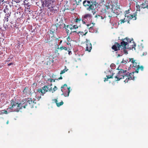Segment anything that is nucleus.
Wrapping results in <instances>:
<instances>
[{
    "label": "nucleus",
    "mask_w": 148,
    "mask_h": 148,
    "mask_svg": "<svg viewBox=\"0 0 148 148\" xmlns=\"http://www.w3.org/2000/svg\"><path fill=\"white\" fill-rule=\"evenodd\" d=\"M83 5L87 8V10H91L93 14L96 13L95 9L98 6V4L96 1L91 2L89 0H85L83 3Z\"/></svg>",
    "instance_id": "1"
},
{
    "label": "nucleus",
    "mask_w": 148,
    "mask_h": 148,
    "mask_svg": "<svg viewBox=\"0 0 148 148\" xmlns=\"http://www.w3.org/2000/svg\"><path fill=\"white\" fill-rule=\"evenodd\" d=\"M124 40H123V39L122 40V41L121 42L120 44V47H119L121 49H131L133 50L134 49V50H136V51H139V50L137 49L138 48L139 46H138L137 48L136 49V44L135 43L133 42L132 45H127V42L126 41L125 42Z\"/></svg>",
    "instance_id": "2"
},
{
    "label": "nucleus",
    "mask_w": 148,
    "mask_h": 148,
    "mask_svg": "<svg viewBox=\"0 0 148 148\" xmlns=\"http://www.w3.org/2000/svg\"><path fill=\"white\" fill-rule=\"evenodd\" d=\"M129 62L132 63V67L136 70L135 73H138L140 69L142 71H143L144 67L143 66H140V63L137 60H134L133 58H130Z\"/></svg>",
    "instance_id": "3"
},
{
    "label": "nucleus",
    "mask_w": 148,
    "mask_h": 148,
    "mask_svg": "<svg viewBox=\"0 0 148 148\" xmlns=\"http://www.w3.org/2000/svg\"><path fill=\"white\" fill-rule=\"evenodd\" d=\"M28 106V104L26 99H23L19 103L17 106V108L14 110V112H18L19 110L22 109L23 108H25Z\"/></svg>",
    "instance_id": "4"
},
{
    "label": "nucleus",
    "mask_w": 148,
    "mask_h": 148,
    "mask_svg": "<svg viewBox=\"0 0 148 148\" xmlns=\"http://www.w3.org/2000/svg\"><path fill=\"white\" fill-rule=\"evenodd\" d=\"M127 71L120 69L117 75L114 76V78L116 79V81H118L120 79L126 78Z\"/></svg>",
    "instance_id": "5"
},
{
    "label": "nucleus",
    "mask_w": 148,
    "mask_h": 148,
    "mask_svg": "<svg viewBox=\"0 0 148 148\" xmlns=\"http://www.w3.org/2000/svg\"><path fill=\"white\" fill-rule=\"evenodd\" d=\"M42 9H44L45 7H47L48 9H51L52 8V3L53 1L52 0H42Z\"/></svg>",
    "instance_id": "6"
},
{
    "label": "nucleus",
    "mask_w": 148,
    "mask_h": 148,
    "mask_svg": "<svg viewBox=\"0 0 148 148\" xmlns=\"http://www.w3.org/2000/svg\"><path fill=\"white\" fill-rule=\"evenodd\" d=\"M70 87L68 88L67 85L66 84L61 87V90L65 97H68L69 96L70 92Z\"/></svg>",
    "instance_id": "7"
},
{
    "label": "nucleus",
    "mask_w": 148,
    "mask_h": 148,
    "mask_svg": "<svg viewBox=\"0 0 148 148\" xmlns=\"http://www.w3.org/2000/svg\"><path fill=\"white\" fill-rule=\"evenodd\" d=\"M26 99L27 101V104L28 103V105L29 107L31 108L34 107H37L36 103L35 101H36V99H32L30 98H28Z\"/></svg>",
    "instance_id": "8"
},
{
    "label": "nucleus",
    "mask_w": 148,
    "mask_h": 148,
    "mask_svg": "<svg viewBox=\"0 0 148 148\" xmlns=\"http://www.w3.org/2000/svg\"><path fill=\"white\" fill-rule=\"evenodd\" d=\"M135 72H133L132 73H130L127 71L126 76V79L124 81L125 83H127L129 80H134V74Z\"/></svg>",
    "instance_id": "9"
},
{
    "label": "nucleus",
    "mask_w": 148,
    "mask_h": 148,
    "mask_svg": "<svg viewBox=\"0 0 148 148\" xmlns=\"http://www.w3.org/2000/svg\"><path fill=\"white\" fill-rule=\"evenodd\" d=\"M86 50L88 51L89 52H90L92 48V45L90 42V41L87 39L86 42Z\"/></svg>",
    "instance_id": "10"
},
{
    "label": "nucleus",
    "mask_w": 148,
    "mask_h": 148,
    "mask_svg": "<svg viewBox=\"0 0 148 148\" xmlns=\"http://www.w3.org/2000/svg\"><path fill=\"white\" fill-rule=\"evenodd\" d=\"M136 14L134 13L133 15H131L129 14L128 15L125 14V17H127L129 19H133L134 20H135L136 19Z\"/></svg>",
    "instance_id": "11"
},
{
    "label": "nucleus",
    "mask_w": 148,
    "mask_h": 148,
    "mask_svg": "<svg viewBox=\"0 0 148 148\" xmlns=\"http://www.w3.org/2000/svg\"><path fill=\"white\" fill-rule=\"evenodd\" d=\"M120 43L116 42L115 45H114L112 47V49L114 51H116L120 49Z\"/></svg>",
    "instance_id": "12"
},
{
    "label": "nucleus",
    "mask_w": 148,
    "mask_h": 148,
    "mask_svg": "<svg viewBox=\"0 0 148 148\" xmlns=\"http://www.w3.org/2000/svg\"><path fill=\"white\" fill-rule=\"evenodd\" d=\"M92 17V15L90 14H86L82 16V19L84 20H88V19H91Z\"/></svg>",
    "instance_id": "13"
},
{
    "label": "nucleus",
    "mask_w": 148,
    "mask_h": 148,
    "mask_svg": "<svg viewBox=\"0 0 148 148\" xmlns=\"http://www.w3.org/2000/svg\"><path fill=\"white\" fill-rule=\"evenodd\" d=\"M10 103L12 106L10 107L9 108L7 109L8 110L9 109L12 110L13 108H14V106H16L17 105H18V103L14 101L13 100H12L10 101Z\"/></svg>",
    "instance_id": "14"
},
{
    "label": "nucleus",
    "mask_w": 148,
    "mask_h": 148,
    "mask_svg": "<svg viewBox=\"0 0 148 148\" xmlns=\"http://www.w3.org/2000/svg\"><path fill=\"white\" fill-rule=\"evenodd\" d=\"M53 103H56L57 106L58 107H59L60 106L62 105L63 104V102L62 101H61V102H58V101L57 99H54L52 100Z\"/></svg>",
    "instance_id": "15"
},
{
    "label": "nucleus",
    "mask_w": 148,
    "mask_h": 148,
    "mask_svg": "<svg viewBox=\"0 0 148 148\" xmlns=\"http://www.w3.org/2000/svg\"><path fill=\"white\" fill-rule=\"evenodd\" d=\"M110 6H111V5L110 6L109 5H105V9H102L101 10V12H106H106H108V11L106 10H108V9H110L111 11H112V8H110Z\"/></svg>",
    "instance_id": "16"
},
{
    "label": "nucleus",
    "mask_w": 148,
    "mask_h": 148,
    "mask_svg": "<svg viewBox=\"0 0 148 148\" xmlns=\"http://www.w3.org/2000/svg\"><path fill=\"white\" fill-rule=\"evenodd\" d=\"M147 4L146 3V2H145L144 3H143L142 4H141L140 6L138 5V6H137L136 7H138V6L139 8H138V10L140 11V8L144 9L146 8V7H147Z\"/></svg>",
    "instance_id": "17"
},
{
    "label": "nucleus",
    "mask_w": 148,
    "mask_h": 148,
    "mask_svg": "<svg viewBox=\"0 0 148 148\" xmlns=\"http://www.w3.org/2000/svg\"><path fill=\"white\" fill-rule=\"evenodd\" d=\"M42 89L44 91L45 93L49 91L51 92L52 91V88L51 87L49 88H48V86H45L42 87Z\"/></svg>",
    "instance_id": "18"
},
{
    "label": "nucleus",
    "mask_w": 148,
    "mask_h": 148,
    "mask_svg": "<svg viewBox=\"0 0 148 148\" xmlns=\"http://www.w3.org/2000/svg\"><path fill=\"white\" fill-rule=\"evenodd\" d=\"M88 31L86 29L84 30V32L81 31H79L78 32H77V34H79V36L80 35L81 36H83L86 35Z\"/></svg>",
    "instance_id": "19"
},
{
    "label": "nucleus",
    "mask_w": 148,
    "mask_h": 148,
    "mask_svg": "<svg viewBox=\"0 0 148 148\" xmlns=\"http://www.w3.org/2000/svg\"><path fill=\"white\" fill-rule=\"evenodd\" d=\"M23 93L26 95L29 94V90L27 87H25L23 91Z\"/></svg>",
    "instance_id": "20"
},
{
    "label": "nucleus",
    "mask_w": 148,
    "mask_h": 148,
    "mask_svg": "<svg viewBox=\"0 0 148 148\" xmlns=\"http://www.w3.org/2000/svg\"><path fill=\"white\" fill-rule=\"evenodd\" d=\"M114 74H114L112 73V75H106V77H105L104 78V82H106V81H107L108 80V79H110V78H113V76Z\"/></svg>",
    "instance_id": "21"
},
{
    "label": "nucleus",
    "mask_w": 148,
    "mask_h": 148,
    "mask_svg": "<svg viewBox=\"0 0 148 148\" xmlns=\"http://www.w3.org/2000/svg\"><path fill=\"white\" fill-rule=\"evenodd\" d=\"M37 91L39 93H41L42 95H43L45 93L44 91L42 89H42L39 88L37 90Z\"/></svg>",
    "instance_id": "22"
},
{
    "label": "nucleus",
    "mask_w": 148,
    "mask_h": 148,
    "mask_svg": "<svg viewBox=\"0 0 148 148\" xmlns=\"http://www.w3.org/2000/svg\"><path fill=\"white\" fill-rule=\"evenodd\" d=\"M123 40H126L127 41L126 42H127V45H129V44L133 40L132 39H131L127 38H125L124 39H123Z\"/></svg>",
    "instance_id": "23"
},
{
    "label": "nucleus",
    "mask_w": 148,
    "mask_h": 148,
    "mask_svg": "<svg viewBox=\"0 0 148 148\" xmlns=\"http://www.w3.org/2000/svg\"><path fill=\"white\" fill-rule=\"evenodd\" d=\"M128 20V19H127L126 18H124L123 19H121L119 21L120 22V24H121L122 23H124L125 22L127 21Z\"/></svg>",
    "instance_id": "24"
},
{
    "label": "nucleus",
    "mask_w": 148,
    "mask_h": 148,
    "mask_svg": "<svg viewBox=\"0 0 148 148\" xmlns=\"http://www.w3.org/2000/svg\"><path fill=\"white\" fill-rule=\"evenodd\" d=\"M3 12L5 13H7L8 12H11L7 8H5L3 10Z\"/></svg>",
    "instance_id": "25"
},
{
    "label": "nucleus",
    "mask_w": 148,
    "mask_h": 148,
    "mask_svg": "<svg viewBox=\"0 0 148 148\" xmlns=\"http://www.w3.org/2000/svg\"><path fill=\"white\" fill-rule=\"evenodd\" d=\"M10 16H9L8 15H5V16L4 18L5 19L4 20L5 21H6L7 22H8L9 20L8 18H9Z\"/></svg>",
    "instance_id": "26"
},
{
    "label": "nucleus",
    "mask_w": 148,
    "mask_h": 148,
    "mask_svg": "<svg viewBox=\"0 0 148 148\" xmlns=\"http://www.w3.org/2000/svg\"><path fill=\"white\" fill-rule=\"evenodd\" d=\"M82 21V19L81 18H76L75 20V21L77 23H79L80 21Z\"/></svg>",
    "instance_id": "27"
},
{
    "label": "nucleus",
    "mask_w": 148,
    "mask_h": 148,
    "mask_svg": "<svg viewBox=\"0 0 148 148\" xmlns=\"http://www.w3.org/2000/svg\"><path fill=\"white\" fill-rule=\"evenodd\" d=\"M29 6H30V5H28V3H27L26 5V6H25V11H26L27 10L30 9Z\"/></svg>",
    "instance_id": "28"
},
{
    "label": "nucleus",
    "mask_w": 148,
    "mask_h": 148,
    "mask_svg": "<svg viewBox=\"0 0 148 148\" xmlns=\"http://www.w3.org/2000/svg\"><path fill=\"white\" fill-rule=\"evenodd\" d=\"M68 69H64L63 70H62L60 73V74L61 75L63 74V73H65L67 71Z\"/></svg>",
    "instance_id": "29"
},
{
    "label": "nucleus",
    "mask_w": 148,
    "mask_h": 148,
    "mask_svg": "<svg viewBox=\"0 0 148 148\" xmlns=\"http://www.w3.org/2000/svg\"><path fill=\"white\" fill-rule=\"evenodd\" d=\"M66 28L67 29H70V30H72L73 29V28L71 27V26L70 25H67L66 26Z\"/></svg>",
    "instance_id": "30"
},
{
    "label": "nucleus",
    "mask_w": 148,
    "mask_h": 148,
    "mask_svg": "<svg viewBox=\"0 0 148 148\" xmlns=\"http://www.w3.org/2000/svg\"><path fill=\"white\" fill-rule=\"evenodd\" d=\"M93 25L92 26H91L90 27L88 28L89 29V31L90 32H93Z\"/></svg>",
    "instance_id": "31"
},
{
    "label": "nucleus",
    "mask_w": 148,
    "mask_h": 148,
    "mask_svg": "<svg viewBox=\"0 0 148 148\" xmlns=\"http://www.w3.org/2000/svg\"><path fill=\"white\" fill-rule=\"evenodd\" d=\"M75 2L76 3L77 5H79L80 4V3L81 1L82 0H75Z\"/></svg>",
    "instance_id": "32"
},
{
    "label": "nucleus",
    "mask_w": 148,
    "mask_h": 148,
    "mask_svg": "<svg viewBox=\"0 0 148 148\" xmlns=\"http://www.w3.org/2000/svg\"><path fill=\"white\" fill-rule=\"evenodd\" d=\"M55 30L53 29H51L50 31V34H53L55 33Z\"/></svg>",
    "instance_id": "33"
},
{
    "label": "nucleus",
    "mask_w": 148,
    "mask_h": 148,
    "mask_svg": "<svg viewBox=\"0 0 148 148\" xmlns=\"http://www.w3.org/2000/svg\"><path fill=\"white\" fill-rule=\"evenodd\" d=\"M64 28H65L66 33L67 34V35H68L69 33V30L68 29H67L66 28V25L65 24H64Z\"/></svg>",
    "instance_id": "34"
},
{
    "label": "nucleus",
    "mask_w": 148,
    "mask_h": 148,
    "mask_svg": "<svg viewBox=\"0 0 148 148\" xmlns=\"http://www.w3.org/2000/svg\"><path fill=\"white\" fill-rule=\"evenodd\" d=\"M71 32L69 33V35H70L72 34L73 33H75V34H77V32H76L75 31H74V30H72V29L71 30Z\"/></svg>",
    "instance_id": "35"
},
{
    "label": "nucleus",
    "mask_w": 148,
    "mask_h": 148,
    "mask_svg": "<svg viewBox=\"0 0 148 148\" xmlns=\"http://www.w3.org/2000/svg\"><path fill=\"white\" fill-rule=\"evenodd\" d=\"M56 80V79H48V81L50 80V82H55Z\"/></svg>",
    "instance_id": "36"
},
{
    "label": "nucleus",
    "mask_w": 148,
    "mask_h": 148,
    "mask_svg": "<svg viewBox=\"0 0 148 148\" xmlns=\"http://www.w3.org/2000/svg\"><path fill=\"white\" fill-rule=\"evenodd\" d=\"M1 113L3 114H8V112L6 110H2L1 111Z\"/></svg>",
    "instance_id": "37"
},
{
    "label": "nucleus",
    "mask_w": 148,
    "mask_h": 148,
    "mask_svg": "<svg viewBox=\"0 0 148 148\" xmlns=\"http://www.w3.org/2000/svg\"><path fill=\"white\" fill-rule=\"evenodd\" d=\"M68 41L69 42L72 41V39L70 38V36H68V37L67 38Z\"/></svg>",
    "instance_id": "38"
},
{
    "label": "nucleus",
    "mask_w": 148,
    "mask_h": 148,
    "mask_svg": "<svg viewBox=\"0 0 148 148\" xmlns=\"http://www.w3.org/2000/svg\"><path fill=\"white\" fill-rule=\"evenodd\" d=\"M127 49H123V51L125 53L127 54L128 53L127 51L126 50Z\"/></svg>",
    "instance_id": "39"
},
{
    "label": "nucleus",
    "mask_w": 148,
    "mask_h": 148,
    "mask_svg": "<svg viewBox=\"0 0 148 148\" xmlns=\"http://www.w3.org/2000/svg\"><path fill=\"white\" fill-rule=\"evenodd\" d=\"M100 15L99 14H98V15H96L95 16V18H99L100 19Z\"/></svg>",
    "instance_id": "40"
},
{
    "label": "nucleus",
    "mask_w": 148,
    "mask_h": 148,
    "mask_svg": "<svg viewBox=\"0 0 148 148\" xmlns=\"http://www.w3.org/2000/svg\"><path fill=\"white\" fill-rule=\"evenodd\" d=\"M57 49H60L61 51L64 49V47L62 46L60 47V48L59 47L57 48Z\"/></svg>",
    "instance_id": "41"
},
{
    "label": "nucleus",
    "mask_w": 148,
    "mask_h": 148,
    "mask_svg": "<svg viewBox=\"0 0 148 148\" xmlns=\"http://www.w3.org/2000/svg\"><path fill=\"white\" fill-rule=\"evenodd\" d=\"M6 14H5V15H8L9 16H10V15L11 14V12H8L7 13H6Z\"/></svg>",
    "instance_id": "42"
},
{
    "label": "nucleus",
    "mask_w": 148,
    "mask_h": 148,
    "mask_svg": "<svg viewBox=\"0 0 148 148\" xmlns=\"http://www.w3.org/2000/svg\"><path fill=\"white\" fill-rule=\"evenodd\" d=\"M130 10H128L125 11V14L127 15V14H128L129 13H130L129 12Z\"/></svg>",
    "instance_id": "43"
},
{
    "label": "nucleus",
    "mask_w": 148,
    "mask_h": 148,
    "mask_svg": "<svg viewBox=\"0 0 148 148\" xmlns=\"http://www.w3.org/2000/svg\"><path fill=\"white\" fill-rule=\"evenodd\" d=\"M50 39V37H49L47 39V40H45V42L47 43V42H49L50 41H49Z\"/></svg>",
    "instance_id": "44"
},
{
    "label": "nucleus",
    "mask_w": 148,
    "mask_h": 148,
    "mask_svg": "<svg viewBox=\"0 0 148 148\" xmlns=\"http://www.w3.org/2000/svg\"><path fill=\"white\" fill-rule=\"evenodd\" d=\"M57 90V88L56 86H55L53 88V91H55L56 90Z\"/></svg>",
    "instance_id": "45"
},
{
    "label": "nucleus",
    "mask_w": 148,
    "mask_h": 148,
    "mask_svg": "<svg viewBox=\"0 0 148 148\" xmlns=\"http://www.w3.org/2000/svg\"><path fill=\"white\" fill-rule=\"evenodd\" d=\"M99 0V3H102L103 2H104V1L106 0Z\"/></svg>",
    "instance_id": "46"
},
{
    "label": "nucleus",
    "mask_w": 148,
    "mask_h": 148,
    "mask_svg": "<svg viewBox=\"0 0 148 148\" xmlns=\"http://www.w3.org/2000/svg\"><path fill=\"white\" fill-rule=\"evenodd\" d=\"M72 28H73V29L74 28L76 29L77 28H78V27L77 25H74L73 26Z\"/></svg>",
    "instance_id": "47"
},
{
    "label": "nucleus",
    "mask_w": 148,
    "mask_h": 148,
    "mask_svg": "<svg viewBox=\"0 0 148 148\" xmlns=\"http://www.w3.org/2000/svg\"><path fill=\"white\" fill-rule=\"evenodd\" d=\"M70 49L68 50V51L69 52L68 54L69 55H70L72 54V52L71 51H70Z\"/></svg>",
    "instance_id": "48"
},
{
    "label": "nucleus",
    "mask_w": 148,
    "mask_h": 148,
    "mask_svg": "<svg viewBox=\"0 0 148 148\" xmlns=\"http://www.w3.org/2000/svg\"><path fill=\"white\" fill-rule=\"evenodd\" d=\"M121 63H123L125 64L127 63V62L126 60H125L123 59L122 61L121 62Z\"/></svg>",
    "instance_id": "49"
},
{
    "label": "nucleus",
    "mask_w": 148,
    "mask_h": 148,
    "mask_svg": "<svg viewBox=\"0 0 148 148\" xmlns=\"http://www.w3.org/2000/svg\"><path fill=\"white\" fill-rule=\"evenodd\" d=\"M82 23H83V24H85L86 23V22H85V21H87L86 20H84L83 19H82Z\"/></svg>",
    "instance_id": "50"
},
{
    "label": "nucleus",
    "mask_w": 148,
    "mask_h": 148,
    "mask_svg": "<svg viewBox=\"0 0 148 148\" xmlns=\"http://www.w3.org/2000/svg\"><path fill=\"white\" fill-rule=\"evenodd\" d=\"M11 58H9L7 59L6 60V62H9L11 60Z\"/></svg>",
    "instance_id": "51"
},
{
    "label": "nucleus",
    "mask_w": 148,
    "mask_h": 148,
    "mask_svg": "<svg viewBox=\"0 0 148 148\" xmlns=\"http://www.w3.org/2000/svg\"><path fill=\"white\" fill-rule=\"evenodd\" d=\"M64 49L65 50H68V48L67 47H64Z\"/></svg>",
    "instance_id": "52"
},
{
    "label": "nucleus",
    "mask_w": 148,
    "mask_h": 148,
    "mask_svg": "<svg viewBox=\"0 0 148 148\" xmlns=\"http://www.w3.org/2000/svg\"><path fill=\"white\" fill-rule=\"evenodd\" d=\"M104 17H105V16H104H104H100V18L101 19H103L104 18Z\"/></svg>",
    "instance_id": "53"
},
{
    "label": "nucleus",
    "mask_w": 148,
    "mask_h": 148,
    "mask_svg": "<svg viewBox=\"0 0 148 148\" xmlns=\"http://www.w3.org/2000/svg\"><path fill=\"white\" fill-rule=\"evenodd\" d=\"M52 84H51L50 85H48L47 86H48V88H49L51 87V86H52Z\"/></svg>",
    "instance_id": "54"
},
{
    "label": "nucleus",
    "mask_w": 148,
    "mask_h": 148,
    "mask_svg": "<svg viewBox=\"0 0 148 148\" xmlns=\"http://www.w3.org/2000/svg\"><path fill=\"white\" fill-rule=\"evenodd\" d=\"M62 79V76H61L60 77L58 78V79H57V80L61 79Z\"/></svg>",
    "instance_id": "55"
},
{
    "label": "nucleus",
    "mask_w": 148,
    "mask_h": 148,
    "mask_svg": "<svg viewBox=\"0 0 148 148\" xmlns=\"http://www.w3.org/2000/svg\"><path fill=\"white\" fill-rule=\"evenodd\" d=\"M13 64V63H9V64H8V66H10L11 65H12Z\"/></svg>",
    "instance_id": "56"
},
{
    "label": "nucleus",
    "mask_w": 148,
    "mask_h": 148,
    "mask_svg": "<svg viewBox=\"0 0 148 148\" xmlns=\"http://www.w3.org/2000/svg\"><path fill=\"white\" fill-rule=\"evenodd\" d=\"M4 1V0H0V4L3 2Z\"/></svg>",
    "instance_id": "57"
},
{
    "label": "nucleus",
    "mask_w": 148,
    "mask_h": 148,
    "mask_svg": "<svg viewBox=\"0 0 148 148\" xmlns=\"http://www.w3.org/2000/svg\"><path fill=\"white\" fill-rule=\"evenodd\" d=\"M91 24V23L87 24L86 25L88 27L90 26V25Z\"/></svg>",
    "instance_id": "58"
},
{
    "label": "nucleus",
    "mask_w": 148,
    "mask_h": 148,
    "mask_svg": "<svg viewBox=\"0 0 148 148\" xmlns=\"http://www.w3.org/2000/svg\"><path fill=\"white\" fill-rule=\"evenodd\" d=\"M66 44L68 45H71V44L70 42H67Z\"/></svg>",
    "instance_id": "59"
},
{
    "label": "nucleus",
    "mask_w": 148,
    "mask_h": 148,
    "mask_svg": "<svg viewBox=\"0 0 148 148\" xmlns=\"http://www.w3.org/2000/svg\"><path fill=\"white\" fill-rule=\"evenodd\" d=\"M4 28L5 30H6L7 29H8V27L5 26V27Z\"/></svg>",
    "instance_id": "60"
},
{
    "label": "nucleus",
    "mask_w": 148,
    "mask_h": 148,
    "mask_svg": "<svg viewBox=\"0 0 148 148\" xmlns=\"http://www.w3.org/2000/svg\"><path fill=\"white\" fill-rule=\"evenodd\" d=\"M67 69V68H66V66H65V69Z\"/></svg>",
    "instance_id": "61"
},
{
    "label": "nucleus",
    "mask_w": 148,
    "mask_h": 148,
    "mask_svg": "<svg viewBox=\"0 0 148 148\" xmlns=\"http://www.w3.org/2000/svg\"><path fill=\"white\" fill-rule=\"evenodd\" d=\"M146 8H147V9H148V5L147 4V7H146Z\"/></svg>",
    "instance_id": "62"
},
{
    "label": "nucleus",
    "mask_w": 148,
    "mask_h": 148,
    "mask_svg": "<svg viewBox=\"0 0 148 148\" xmlns=\"http://www.w3.org/2000/svg\"><path fill=\"white\" fill-rule=\"evenodd\" d=\"M8 123H9V121H7L6 123H7V124H8Z\"/></svg>",
    "instance_id": "63"
},
{
    "label": "nucleus",
    "mask_w": 148,
    "mask_h": 148,
    "mask_svg": "<svg viewBox=\"0 0 148 148\" xmlns=\"http://www.w3.org/2000/svg\"><path fill=\"white\" fill-rule=\"evenodd\" d=\"M127 23H129V21H127Z\"/></svg>",
    "instance_id": "64"
}]
</instances>
